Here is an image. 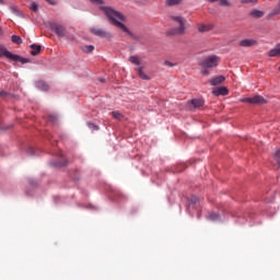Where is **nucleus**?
<instances>
[{"label": "nucleus", "mask_w": 280, "mask_h": 280, "mask_svg": "<svg viewBox=\"0 0 280 280\" xmlns=\"http://www.w3.org/2000/svg\"><path fill=\"white\" fill-rule=\"evenodd\" d=\"M268 56L270 58H279L280 56V44L276 45L275 48H272L269 52Z\"/></svg>", "instance_id": "9"}, {"label": "nucleus", "mask_w": 280, "mask_h": 280, "mask_svg": "<svg viewBox=\"0 0 280 280\" xmlns=\"http://www.w3.org/2000/svg\"><path fill=\"white\" fill-rule=\"evenodd\" d=\"M31 49V56H38V54H40L42 46L38 44H32Z\"/></svg>", "instance_id": "14"}, {"label": "nucleus", "mask_w": 280, "mask_h": 280, "mask_svg": "<svg viewBox=\"0 0 280 280\" xmlns=\"http://www.w3.org/2000/svg\"><path fill=\"white\" fill-rule=\"evenodd\" d=\"M220 62V57L218 55H212L208 57H203L202 60L199 62L200 67L203 69H213V67H218Z\"/></svg>", "instance_id": "3"}, {"label": "nucleus", "mask_w": 280, "mask_h": 280, "mask_svg": "<svg viewBox=\"0 0 280 280\" xmlns=\"http://www.w3.org/2000/svg\"><path fill=\"white\" fill-rule=\"evenodd\" d=\"M129 62H131V65H136V67H138V68H136V71L138 72L140 80H150V77L148 74H145V72L143 71V67L141 66V59H139L138 56H130Z\"/></svg>", "instance_id": "4"}, {"label": "nucleus", "mask_w": 280, "mask_h": 280, "mask_svg": "<svg viewBox=\"0 0 280 280\" xmlns=\"http://www.w3.org/2000/svg\"><path fill=\"white\" fill-rule=\"evenodd\" d=\"M8 58V60H10L12 52H10V50H8V48H5L4 46L0 45V58Z\"/></svg>", "instance_id": "12"}, {"label": "nucleus", "mask_w": 280, "mask_h": 280, "mask_svg": "<svg viewBox=\"0 0 280 280\" xmlns=\"http://www.w3.org/2000/svg\"><path fill=\"white\" fill-rule=\"evenodd\" d=\"M250 16H254L255 19H261V16H264V11L255 9L250 12Z\"/></svg>", "instance_id": "19"}, {"label": "nucleus", "mask_w": 280, "mask_h": 280, "mask_svg": "<svg viewBox=\"0 0 280 280\" xmlns=\"http://www.w3.org/2000/svg\"><path fill=\"white\" fill-rule=\"evenodd\" d=\"M241 3H252L253 5H255V3H257V0H241Z\"/></svg>", "instance_id": "27"}, {"label": "nucleus", "mask_w": 280, "mask_h": 280, "mask_svg": "<svg viewBox=\"0 0 280 280\" xmlns=\"http://www.w3.org/2000/svg\"><path fill=\"white\" fill-rule=\"evenodd\" d=\"M9 60H12L13 62H21V65H27V62H30V59L25 58V57H21L19 55H14L11 52V57Z\"/></svg>", "instance_id": "7"}, {"label": "nucleus", "mask_w": 280, "mask_h": 280, "mask_svg": "<svg viewBox=\"0 0 280 280\" xmlns=\"http://www.w3.org/2000/svg\"><path fill=\"white\" fill-rule=\"evenodd\" d=\"M174 27L167 31L168 36H183L187 21L180 15L171 16Z\"/></svg>", "instance_id": "2"}, {"label": "nucleus", "mask_w": 280, "mask_h": 280, "mask_svg": "<svg viewBox=\"0 0 280 280\" xmlns=\"http://www.w3.org/2000/svg\"><path fill=\"white\" fill-rule=\"evenodd\" d=\"M219 1H220L219 4L222 7L230 5L229 0H219Z\"/></svg>", "instance_id": "28"}, {"label": "nucleus", "mask_w": 280, "mask_h": 280, "mask_svg": "<svg viewBox=\"0 0 280 280\" xmlns=\"http://www.w3.org/2000/svg\"><path fill=\"white\" fill-rule=\"evenodd\" d=\"M88 128H90V130H100V127L93 122H88Z\"/></svg>", "instance_id": "25"}, {"label": "nucleus", "mask_w": 280, "mask_h": 280, "mask_svg": "<svg viewBox=\"0 0 280 280\" xmlns=\"http://www.w3.org/2000/svg\"><path fill=\"white\" fill-rule=\"evenodd\" d=\"M28 154H31V156H34V149H28Z\"/></svg>", "instance_id": "34"}, {"label": "nucleus", "mask_w": 280, "mask_h": 280, "mask_svg": "<svg viewBox=\"0 0 280 280\" xmlns=\"http://www.w3.org/2000/svg\"><path fill=\"white\" fill-rule=\"evenodd\" d=\"M241 102H244L246 104H252L250 97L241 98Z\"/></svg>", "instance_id": "32"}, {"label": "nucleus", "mask_w": 280, "mask_h": 280, "mask_svg": "<svg viewBox=\"0 0 280 280\" xmlns=\"http://www.w3.org/2000/svg\"><path fill=\"white\" fill-rule=\"evenodd\" d=\"M54 119H55L54 116H50V121H54Z\"/></svg>", "instance_id": "37"}, {"label": "nucleus", "mask_w": 280, "mask_h": 280, "mask_svg": "<svg viewBox=\"0 0 280 280\" xmlns=\"http://www.w3.org/2000/svg\"><path fill=\"white\" fill-rule=\"evenodd\" d=\"M210 1V3H215V1H218V0H209Z\"/></svg>", "instance_id": "36"}, {"label": "nucleus", "mask_w": 280, "mask_h": 280, "mask_svg": "<svg viewBox=\"0 0 280 280\" xmlns=\"http://www.w3.org/2000/svg\"><path fill=\"white\" fill-rule=\"evenodd\" d=\"M91 34H94V36H98L100 38H107V36H110V34L106 33V31L97 27L90 28Z\"/></svg>", "instance_id": "6"}, {"label": "nucleus", "mask_w": 280, "mask_h": 280, "mask_svg": "<svg viewBox=\"0 0 280 280\" xmlns=\"http://www.w3.org/2000/svg\"><path fill=\"white\" fill-rule=\"evenodd\" d=\"M51 165H52L54 167H58V165H65V164L51 163Z\"/></svg>", "instance_id": "35"}, {"label": "nucleus", "mask_w": 280, "mask_h": 280, "mask_svg": "<svg viewBox=\"0 0 280 280\" xmlns=\"http://www.w3.org/2000/svg\"><path fill=\"white\" fill-rule=\"evenodd\" d=\"M91 3H94L95 5H100L101 10H103L105 16H107L109 23L112 25H115V27H118L125 34H128L129 36H132V32L121 21H126V16L121 14V12L110 8V7H104L103 0H90Z\"/></svg>", "instance_id": "1"}, {"label": "nucleus", "mask_w": 280, "mask_h": 280, "mask_svg": "<svg viewBox=\"0 0 280 280\" xmlns=\"http://www.w3.org/2000/svg\"><path fill=\"white\" fill-rule=\"evenodd\" d=\"M94 49H95V46L93 45L82 46V51H84V54H91L93 52Z\"/></svg>", "instance_id": "20"}, {"label": "nucleus", "mask_w": 280, "mask_h": 280, "mask_svg": "<svg viewBox=\"0 0 280 280\" xmlns=\"http://www.w3.org/2000/svg\"><path fill=\"white\" fill-rule=\"evenodd\" d=\"M196 202H198V198L197 197H192L190 199L189 207H191V205H196Z\"/></svg>", "instance_id": "31"}, {"label": "nucleus", "mask_w": 280, "mask_h": 280, "mask_svg": "<svg viewBox=\"0 0 280 280\" xmlns=\"http://www.w3.org/2000/svg\"><path fill=\"white\" fill-rule=\"evenodd\" d=\"M211 30H213V25H211V24H208V25L200 24L198 27V32H200V33L211 32Z\"/></svg>", "instance_id": "16"}, {"label": "nucleus", "mask_w": 280, "mask_h": 280, "mask_svg": "<svg viewBox=\"0 0 280 280\" xmlns=\"http://www.w3.org/2000/svg\"><path fill=\"white\" fill-rule=\"evenodd\" d=\"M1 32H2V28H1V26H0V34H1Z\"/></svg>", "instance_id": "41"}, {"label": "nucleus", "mask_w": 280, "mask_h": 280, "mask_svg": "<svg viewBox=\"0 0 280 280\" xmlns=\"http://www.w3.org/2000/svg\"><path fill=\"white\" fill-rule=\"evenodd\" d=\"M35 86L39 91H49V85L47 83H45V81H37V82H35Z\"/></svg>", "instance_id": "13"}, {"label": "nucleus", "mask_w": 280, "mask_h": 280, "mask_svg": "<svg viewBox=\"0 0 280 280\" xmlns=\"http://www.w3.org/2000/svg\"><path fill=\"white\" fill-rule=\"evenodd\" d=\"M252 104H266V98H264L261 95H256L254 97H250Z\"/></svg>", "instance_id": "15"}, {"label": "nucleus", "mask_w": 280, "mask_h": 280, "mask_svg": "<svg viewBox=\"0 0 280 280\" xmlns=\"http://www.w3.org/2000/svg\"><path fill=\"white\" fill-rule=\"evenodd\" d=\"M11 40L12 43H14L15 45H21L23 43V39L21 38V36L19 35H12L11 36Z\"/></svg>", "instance_id": "21"}, {"label": "nucleus", "mask_w": 280, "mask_h": 280, "mask_svg": "<svg viewBox=\"0 0 280 280\" xmlns=\"http://www.w3.org/2000/svg\"><path fill=\"white\" fill-rule=\"evenodd\" d=\"M190 104L194 106V108H200V106H203L205 101L200 98H194L190 101Z\"/></svg>", "instance_id": "17"}, {"label": "nucleus", "mask_w": 280, "mask_h": 280, "mask_svg": "<svg viewBox=\"0 0 280 280\" xmlns=\"http://www.w3.org/2000/svg\"><path fill=\"white\" fill-rule=\"evenodd\" d=\"M165 3L168 7L178 5V4L183 3V0H166Z\"/></svg>", "instance_id": "22"}, {"label": "nucleus", "mask_w": 280, "mask_h": 280, "mask_svg": "<svg viewBox=\"0 0 280 280\" xmlns=\"http://www.w3.org/2000/svg\"><path fill=\"white\" fill-rule=\"evenodd\" d=\"M50 30H52V32H55L57 36H59V38H65L66 36L65 32L67 31V28H65L62 24L51 23Z\"/></svg>", "instance_id": "5"}, {"label": "nucleus", "mask_w": 280, "mask_h": 280, "mask_svg": "<svg viewBox=\"0 0 280 280\" xmlns=\"http://www.w3.org/2000/svg\"><path fill=\"white\" fill-rule=\"evenodd\" d=\"M225 78L224 75H219L215 78L210 79L211 86H218V84H222L224 82Z\"/></svg>", "instance_id": "10"}, {"label": "nucleus", "mask_w": 280, "mask_h": 280, "mask_svg": "<svg viewBox=\"0 0 280 280\" xmlns=\"http://www.w3.org/2000/svg\"><path fill=\"white\" fill-rule=\"evenodd\" d=\"M213 95L219 97V95H229V89L225 86L218 88L217 90L212 91Z\"/></svg>", "instance_id": "11"}, {"label": "nucleus", "mask_w": 280, "mask_h": 280, "mask_svg": "<svg viewBox=\"0 0 280 280\" xmlns=\"http://www.w3.org/2000/svg\"><path fill=\"white\" fill-rule=\"evenodd\" d=\"M165 67H176V63H172V61H164Z\"/></svg>", "instance_id": "29"}, {"label": "nucleus", "mask_w": 280, "mask_h": 280, "mask_svg": "<svg viewBox=\"0 0 280 280\" xmlns=\"http://www.w3.org/2000/svg\"><path fill=\"white\" fill-rule=\"evenodd\" d=\"M112 116L114 117V119H124V114L119 112H112Z\"/></svg>", "instance_id": "23"}, {"label": "nucleus", "mask_w": 280, "mask_h": 280, "mask_svg": "<svg viewBox=\"0 0 280 280\" xmlns=\"http://www.w3.org/2000/svg\"><path fill=\"white\" fill-rule=\"evenodd\" d=\"M0 4H3V0H0Z\"/></svg>", "instance_id": "40"}, {"label": "nucleus", "mask_w": 280, "mask_h": 280, "mask_svg": "<svg viewBox=\"0 0 280 280\" xmlns=\"http://www.w3.org/2000/svg\"><path fill=\"white\" fill-rule=\"evenodd\" d=\"M255 45H257V40L253 38H246L240 42V47H255Z\"/></svg>", "instance_id": "8"}, {"label": "nucleus", "mask_w": 280, "mask_h": 280, "mask_svg": "<svg viewBox=\"0 0 280 280\" xmlns=\"http://www.w3.org/2000/svg\"><path fill=\"white\" fill-rule=\"evenodd\" d=\"M208 220H210V222H220V214L218 213H210L207 217Z\"/></svg>", "instance_id": "18"}, {"label": "nucleus", "mask_w": 280, "mask_h": 280, "mask_svg": "<svg viewBox=\"0 0 280 280\" xmlns=\"http://www.w3.org/2000/svg\"><path fill=\"white\" fill-rule=\"evenodd\" d=\"M273 159L277 161L279 167H280V149H278L276 151V153L273 154Z\"/></svg>", "instance_id": "24"}, {"label": "nucleus", "mask_w": 280, "mask_h": 280, "mask_svg": "<svg viewBox=\"0 0 280 280\" xmlns=\"http://www.w3.org/2000/svg\"><path fill=\"white\" fill-rule=\"evenodd\" d=\"M100 82H105V80L104 79H100Z\"/></svg>", "instance_id": "38"}, {"label": "nucleus", "mask_w": 280, "mask_h": 280, "mask_svg": "<svg viewBox=\"0 0 280 280\" xmlns=\"http://www.w3.org/2000/svg\"><path fill=\"white\" fill-rule=\"evenodd\" d=\"M50 5H54L56 3V0H46Z\"/></svg>", "instance_id": "33"}, {"label": "nucleus", "mask_w": 280, "mask_h": 280, "mask_svg": "<svg viewBox=\"0 0 280 280\" xmlns=\"http://www.w3.org/2000/svg\"><path fill=\"white\" fill-rule=\"evenodd\" d=\"M31 10L32 12H38V4L36 2H32Z\"/></svg>", "instance_id": "26"}, {"label": "nucleus", "mask_w": 280, "mask_h": 280, "mask_svg": "<svg viewBox=\"0 0 280 280\" xmlns=\"http://www.w3.org/2000/svg\"><path fill=\"white\" fill-rule=\"evenodd\" d=\"M3 93H4L3 91H0V96L3 95Z\"/></svg>", "instance_id": "39"}, {"label": "nucleus", "mask_w": 280, "mask_h": 280, "mask_svg": "<svg viewBox=\"0 0 280 280\" xmlns=\"http://www.w3.org/2000/svg\"><path fill=\"white\" fill-rule=\"evenodd\" d=\"M201 74H202V75H209V70H208V68L202 67V69H201Z\"/></svg>", "instance_id": "30"}]
</instances>
